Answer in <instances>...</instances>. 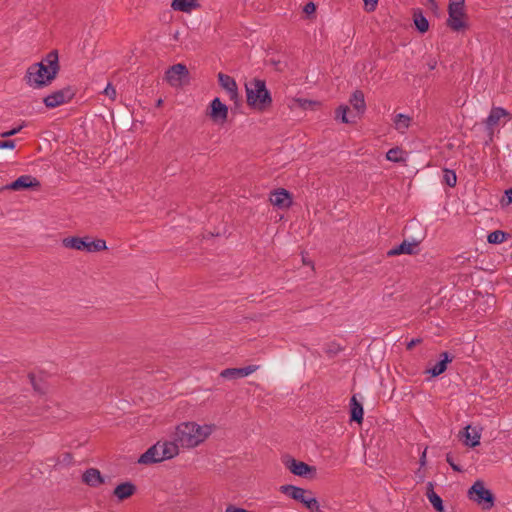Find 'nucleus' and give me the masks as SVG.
<instances>
[{"mask_svg": "<svg viewBox=\"0 0 512 512\" xmlns=\"http://www.w3.org/2000/svg\"><path fill=\"white\" fill-rule=\"evenodd\" d=\"M427 65L430 70H434L437 66V61L435 59H430Z\"/></svg>", "mask_w": 512, "mask_h": 512, "instance_id": "obj_46", "label": "nucleus"}, {"mask_svg": "<svg viewBox=\"0 0 512 512\" xmlns=\"http://www.w3.org/2000/svg\"><path fill=\"white\" fill-rule=\"evenodd\" d=\"M448 15L446 24L451 30L459 32L468 27V24L464 21L466 13L462 2H450Z\"/></svg>", "mask_w": 512, "mask_h": 512, "instance_id": "obj_7", "label": "nucleus"}, {"mask_svg": "<svg viewBox=\"0 0 512 512\" xmlns=\"http://www.w3.org/2000/svg\"><path fill=\"white\" fill-rule=\"evenodd\" d=\"M502 204L509 205L512 203V188L505 191V196L502 198Z\"/></svg>", "mask_w": 512, "mask_h": 512, "instance_id": "obj_42", "label": "nucleus"}, {"mask_svg": "<svg viewBox=\"0 0 512 512\" xmlns=\"http://www.w3.org/2000/svg\"><path fill=\"white\" fill-rule=\"evenodd\" d=\"M440 356L441 360L436 362L431 368L427 370V373L431 374L433 377L442 374L446 370L447 364L453 360V356L448 352H443Z\"/></svg>", "mask_w": 512, "mask_h": 512, "instance_id": "obj_23", "label": "nucleus"}, {"mask_svg": "<svg viewBox=\"0 0 512 512\" xmlns=\"http://www.w3.org/2000/svg\"><path fill=\"white\" fill-rule=\"evenodd\" d=\"M471 429V426H467L465 428V445L469 447H475L480 444V434L478 431H476L475 428L472 429V433L469 431Z\"/></svg>", "mask_w": 512, "mask_h": 512, "instance_id": "obj_29", "label": "nucleus"}, {"mask_svg": "<svg viewBox=\"0 0 512 512\" xmlns=\"http://www.w3.org/2000/svg\"><path fill=\"white\" fill-rule=\"evenodd\" d=\"M348 112L349 107L347 105H340L335 111L336 119L341 120L342 123H354L356 121V116L351 115L348 117Z\"/></svg>", "mask_w": 512, "mask_h": 512, "instance_id": "obj_31", "label": "nucleus"}, {"mask_svg": "<svg viewBox=\"0 0 512 512\" xmlns=\"http://www.w3.org/2000/svg\"><path fill=\"white\" fill-rule=\"evenodd\" d=\"M188 69L184 64L178 63L166 71V80L173 86L179 85L183 77L188 75Z\"/></svg>", "mask_w": 512, "mask_h": 512, "instance_id": "obj_16", "label": "nucleus"}, {"mask_svg": "<svg viewBox=\"0 0 512 512\" xmlns=\"http://www.w3.org/2000/svg\"><path fill=\"white\" fill-rule=\"evenodd\" d=\"M364 2V9L366 12H373L376 10L378 0H363Z\"/></svg>", "mask_w": 512, "mask_h": 512, "instance_id": "obj_36", "label": "nucleus"}, {"mask_svg": "<svg viewBox=\"0 0 512 512\" xmlns=\"http://www.w3.org/2000/svg\"><path fill=\"white\" fill-rule=\"evenodd\" d=\"M413 21L420 33H425L429 29V22L426 17L423 15L420 9H415L413 12Z\"/></svg>", "mask_w": 512, "mask_h": 512, "instance_id": "obj_27", "label": "nucleus"}, {"mask_svg": "<svg viewBox=\"0 0 512 512\" xmlns=\"http://www.w3.org/2000/svg\"><path fill=\"white\" fill-rule=\"evenodd\" d=\"M470 500L476 502L484 510H489L494 506L495 496L491 490L487 489L484 482L477 480L468 490Z\"/></svg>", "mask_w": 512, "mask_h": 512, "instance_id": "obj_5", "label": "nucleus"}, {"mask_svg": "<svg viewBox=\"0 0 512 512\" xmlns=\"http://www.w3.org/2000/svg\"><path fill=\"white\" fill-rule=\"evenodd\" d=\"M82 481L90 487H98L104 483V478L98 469L89 468L83 473Z\"/></svg>", "mask_w": 512, "mask_h": 512, "instance_id": "obj_22", "label": "nucleus"}, {"mask_svg": "<svg viewBox=\"0 0 512 512\" xmlns=\"http://www.w3.org/2000/svg\"><path fill=\"white\" fill-rule=\"evenodd\" d=\"M421 342V339L417 338V339H412L410 342L407 343V349L408 350H411L414 346H416L417 344H419Z\"/></svg>", "mask_w": 512, "mask_h": 512, "instance_id": "obj_45", "label": "nucleus"}, {"mask_svg": "<svg viewBox=\"0 0 512 512\" xmlns=\"http://www.w3.org/2000/svg\"><path fill=\"white\" fill-rule=\"evenodd\" d=\"M443 182L449 187H454L457 182L456 173L453 170L444 169L443 170Z\"/></svg>", "mask_w": 512, "mask_h": 512, "instance_id": "obj_33", "label": "nucleus"}, {"mask_svg": "<svg viewBox=\"0 0 512 512\" xmlns=\"http://www.w3.org/2000/svg\"><path fill=\"white\" fill-rule=\"evenodd\" d=\"M64 461H70L72 459V456L70 453H64Z\"/></svg>", "mask_w": 512, "mask_h": 512, "instance_id": "obj_47", "label": "nucleus"}, {"mask_svg": "<svg viewBox=\"0 0 512 512\" xmlns=\"http://www.w3.org/2000/svg\"><path fill=\"white\" fill-rule=\"evenodd\" d=\"M247 104L258 111H266L272 105L270 91L262 79L254 78L245 84Z\"/></svg>", "mask_w": 512, "mask_h": 512, "instance_id": "obj_2", "label": "nucleus"}, {"mask_svg": "<svg viewBox=\"0 0 512 512\" xmlns=\"http://www.w3.org/2000/svg\"><path fill=\"white\" fill-rule=\"evenodd\" d=\"M446 461L451 466V468L456 472H462L463 469L458 464L454 462L453 455L451 453L446 454Z\"/></svg>", "mask_w": 512, "mask_h": 512, "instance_id": "obj_35", "label": "nucleus"}, {"mask_svg": "<svg viewBox=\"0 0 512 512\" xmlns=\"http://www.w3.org/2000/svg\"><path fill=\"white\" fill-rule=\"evenodd\" d=\"M406 153L399 147H393L386 153L387 160L395 163H401L406 161Z\"/></svg>", "mask_w": 512, "mask_h": 512, "instance_id": "obj_30", "label": "nucleus"}, {"mask_svg": "<svg viewBox=\"0 0 512 512\" xmlns=\"http://www.w3.org/2000/svg\"><path fill=\"white\" fill-rule=\"evenodd\" d=\"M508 236V233L503 232L501 230H496L488 235L487 240L490 244H500L503 243Z\"/></svg>", "mask_w": 512, "mask_h": 512, "instance_id": "obj_32", "label": "nucleus"}, {"mask_svg": "<svg viewBox=\"0 0 512 512\" xmlns=\"http://www.w3.org/2000/svg\"><path fill=\"white\" fill-rule=\"evenodd\" d=\"M304 506L309 509L311 512H322L320 510V505L318 500L313 497V495H309L306 501H304Z\"/></svg>", "mask_w": 512, "mask_h": 512, "instance_id": "obj_34", "label": "nucleus"}, {"mask_svg": "<svg viewBox=\"0 0 512 512\" xmlns=\"http://www.w3.org/2000/svg\"><path fill=\"white\" fill-rule=\"evenodd\" d=\"M22 128H23V125H20V126H18L16 128H13L11 130H8V131L0 133V136L3 137V138L14 136L18 132H20Z\"/></svg>", "mask_w": 512, "mask_h": 512, "instance_id": "obj_39", "label": "nucleus"}, {"mask_svg": "<svg viewBox=\"0 0 512 512\" xmlns=\"http://www.w3.org/2000/svg\"><path fill=\"white\" fill-rule=\"evenodd\" d=\"M40 182L37 180V178L31 176V175H22L18 177L15 181H13L10 184H7L3 186L0 191L3 190H14V191H21L26 190L30 188H39Z\"/></svg>", "mask_w": 512, "mask_h": 512, "instance_id": "obj_11", "label": "nucleus"}, {"mask_svg": "<svg viewBox=\"0 0 512 512\" xmlns=\"http://www.w3.org/2000/svg\"><path fill=\"white\" fill-rule=\"evenodd\" d=\"M283 464L294 475L304 478H313L316 474V468L305 462L298 461L293 457L286 456L283 458Z\"/></svg>", "mask_w": 512, "mask_h": 512, "instance_id": "obj_9", "label": "nucleus"}, {"mask_svg": "<svg viewBox=\"0 0 512 512\" xmlns=\"http://www.w3.org/2000/svg\"><path fill=\"white\" fill-rule=\"evenodd\" d=\"M257 369V365H249L242 368H227L221 371L220 376L224 379H238L249 376Z\"/></svg>", "mask_w": 512, "mask_h": 512, "instance_id": "obj_17", "label": "nucleus"}, {"mask_svg": "<svg viewBox=\"0 0 512 512\" xmlns=\"http://www.w3.org/2000/svg\"><path fill=\"white\" fill-rule=\"evenodd\" d=\"M425 459H426V452L424 451L422 456H421V458H420V462H421L422 465L425 464Z\"/></svg>", "mask_w": 512, "mask_h": 512, "instance_id": "obj_48", "label": "nucleus"}, {"mask_svg": "<svg viewBox=\"0 0 512 512\" xmlns=\"http://www.w3.org/2000/svg\"><path fill=\"white\" fill-rule=\"evenodd\" d=\"M161 104H162V100H161V99H159V100L157 101V106H160Z\"/></svg>", "mask_w": 512, "mask_h": 512, "instance_id": "obj_50", "label": "nucleus"}, {"mask_svg": "<svg viewBox=\"0 0 512 512\" xmlns=\"http://www.w3.org/2000/svg\"><path fill=\"white\" fill-rule=\"evenodd\" d=\"M15 141L14 140H3L0 141V149H14Z\"/></svg>", "mask_w": 512, "mask_h": 512, "instance_id": "obj_41", "label": "nucleus"}, {"mask_svg": "<svg viewBox=\"0 0 512 512\" xmlns=\"http://www.w3.org/2000/svg\"><path fill=\"white\" fill-rule=\"evenodd\" d=\"M270 202L279 209H287L292 205V197L289 191L279 188L271 192Z\"/></svg>", "mask_w": 512, "mask_h": 512, "instance_id": "obj_15", "label": "nucleus"}, {"mask_svg": "<svg viewBox=\"0 0 512 512\" xmlns=\"http://www.w3.org/2000/svg\"><path fill=\"white\" fill-rule=\"evenodd\" d=\"M178 454L179 450L176 443L170 441L157 442L139 457L138 463L145 465L154 464L171 459Z\"/></svg>", "mask_w": 512, "mask_h": 512, "instance_id": "obj_3", "label": "nucleus"}, {"mask_svg": "<svg viewBox=\"0 0 512 512\" xmlns=\"http://www.w3.org/2000/svg\"><path fill=\"white\" fill-rule=\"evenodd\" d=\"M350 105L356 111L358 117L363 115L366 111L365 96L361 90H355L349 99Z\"/></svg>", "mask_w": 512, "mask_h": 512, "instance_id": "obj_20", "label": "nucleus"}, {"mask_svg": "<svg viewBox=\"0 0 512 512\" xmlns=\"http://www.w3.org/2000/svg\"><path fill=\"white\" fill-rule=\"evenodd\" d=\"M503 117L510 119L511 115L502 107H492L488 117L484 121L485 129L490 135H493L494 127L498 125L500 119Z\"/></svg>", "mask_w": 512, "mask_h": 512, "instance_id": "obj_13", "label": "nucleus"}, {"mask_svg": "<svg viewBox=\"0 0 512 512\" xmlns=\"http://www.w3.org/2000/svg\"><path fill=\"white\" fill-rule=\"evenodd\" d=\"M42 62H44V67L50 72L48 79H55L60 70L57 50L50 51Z\"/></svg>", "mask_w": 512, "mask_h": 512, "instance_id": "obj_19", "label": "nucleus"}, {"mask_svg": "<svg viewBox=\"0 0 512 512\" xmlns=\"http://www.w3.org/2000/svg\"><path fill=\"white\" fill-rule=\"evenodd\" d=\"M315 11L316 5L313 2H308L303 8V12L306 13L307 15L314 14Z\"/></svg>", "mask_w": 512, "mask_h": 512, "instance_id": "obj_40", "label": "nucleus"}, {"mask_svg": "<svg viewBox=\"0 0 512 512\" xmlns=\"http://www.w3.org/2000/svg\"><path fill=\"white\" fill-rule=\"evenodd\" d=\"M76 95V89L73 86H66L60 90L54 91L43 99V103L49 109L56 108L66 104Z\"/></svg>", "mask_w": 512, "mask_h": 512, "instance_id": "obj_8", "label": "nucleus"}, {"mask_svg": "<svg viewBox=\"0 0 512 512\" xmlns=\"http://www.w3.org/2000/svg\"><path fill=\"white\" fill-rule=\"evenodd\" d=\"M198 6L199 4L197 3V0H173L171 4V7L175 11L181 12H191Z\"/></svg>", "mask_w": 512, "mask_h": 512, "instance_id": "obj_26", "label": "nucleus"}, {"mask_svg": "<svg viewBox=\"0 0 512 512\" xmlns=\"http://www.w3.org/2000/svg\"><path fill=\"white\" fill-rule=\"evenodd\" d=\"M279 491L282 494L290 497L291 499L302 503L303 505H304V501L307 500L309 495H313L312 491H310V490H306L304 488L297 487V486L290 485V484L280 486Z\"/></svg>", "mask_w": 512, "mask_h": 512, "instance_id": "obj_14", "label": "nucleus"}, {"mask_svg": "<svg viewBox=\"0 0 512 512\" xmlns=\"http://www.w3.org/2000/svg\"><path fill=\"white\" fill-rule=\"evenodd\" d=\"M103 92L111 100H114L116 98V89L111 83H108V85L106 86V88L104 89Z\"/></svg>", "mask_w": 512, "mask_h": 512, "instance_id": "obj_37", "label": "nucleus"}, {"mask_svg": "<svg viewBox=\"0 0 512 512\" xmlns=\"http://www.w3.org/2000/svg\"><path fill=\"white\" fill-rule=\"evenodd\" d=\"M426 496L436 511L444 512L443 501L441 497L434 491L432 482L427 484Z\"/></svg>", "mask_w": 512, "mask_h": 512, "instance_id": "obj_25", "label": "nucleus"}, {"mask_svg": "<svg viewBox=\"0 0 512 512\" xmlns=\"http://www.w3.org/2000/svg\"><path fill=\"white\" fill-rule=\"evenodd\" d=\"M136 492V486L132 482H124L117 485L113 491V495L119 500L128 499Z\"/></svg>", "mask_w": 512, "mask_h": 512, "instance_id": "obj_21", "label": "nucleus"}, {"mask_svg": "<svg viewBox=\"0 0 512 512\" xmlns=\"http://www.w3.org/2000/svg\"><path fill=\"white\" fill-rule=\"evenodd\" d=\"M29 379H30V382L34 388L35 391H38L40 393H43L44 391L42 390V388L38 385V383L36 382V378H35V375L33 373H30L28 375Z\"/></svg>", "mask_w": 512, "mask_h": 512, "instance_id": "obj_43", "label": "nucleus"}, {"mask_svg": "<svg viewBox=\"0 0 512 512\" xmlns=\"http://www.w3.org/2000/svg\"><path fill=\"white\" fill-rule=\"evenodd\" d=\"M62 244L65 248L78 251L99 252L107 249L106 242L103 239L90 240L86 237H67Z\"/></svg>", "mask_w": 512, "mask_h": 512, "instance_id": "obj_4", "label": "nucleus"}, {"mask_svg": "<svg viewBox=\"0 0 512 512\" xmlns=\"http://www.w3.org/2000/svg\"><path fill=\"white\" fill-rule=\"evenodd\" d=\"M418 245L419 243L417 241L409 242L407 240H404L401 244L393 247L387 252V255L392 256H398L401 254H408V255H414L418 252Z\"/></svg>", "mask_w": 512, "mask_h": 512, "instance_id": "obj_18", "label": "nucleus"}, {"mask_svg": "<svg viewBox=\"0 0 512 512\" xmlns=\"http://www.w3.org/2000/svg\"><path fill=\"white\" fill-rule=\"evenodd\" d=\"M450 2H452V0H450ZM453 2H462V3H465V0H453ZM465 4H463L464 6Z\"/></svg>", "mask_w": 512, "mask_h": 512, "instance_id": "obj_49", "label": "nucleus"}, {"mask_svg": "<svg viewBox=\"0 0 512 512\" xmlns=\"http://www.w3.org/2000/svg\"><path fill=\"white\" fill-rule=\"evenodd\" d=\"M218 82L221 88H223L228 96L229 99L234 102L235 106L238 107L241 105V97L238 92V86L235 81V79L227 74H224L222 72H219L218 75Z\"/></svg>", "mask_w": 512, "mask_h": 512, "instance_id": "obj_10", "label": "nucleus"}, {"mask_svg": "<svg viewBox=\"0 0 512 512\" xmlns=\"http://www.w3.org/2000/svg\"><path fill=\"white\" fill-rule=\"evenodd\" d=\"M49 71L44 67V62L34 63L28 67L25 74L26 83L35 89L48 86L54 79H48Z\"/></svg>", "mask_w": 512, "mask_h": 512, "instance_id": "obj_6", "label": "nucleus"}, {"mask_svg": "<svg viewBox=\"0 0 512 512\" xmlns=\"http://www.w3.org/2000/svg\"><path fill=\"white\" fill-rule=\"evenodd\" d=\"M427 3L429 4V8L434 12L437 13L438 11V4L435 0H427Z\"/></svg>", "mask_w": 512, "mask_h": 512, "instance_id": "obj_44", "label": "nucleus"}, {"mask_svg": "<svg viewBox=\"0 0 512 512\" xmlns=\"http://www.w3.org/2000/svg\"><path fill=\"white\" fill-rule=\"evenodd\" d=\"M410 122H411L410 116H408L406 114L399 113L394 118V127L400 133H405V131L410 126Z\"/></svg>", "mask_w": 512, "mask_h": 512, "instance_id": "obj_28", "label": "nucleus"}, {"mask_svg": "<svg viewBox=\"0 0 512 512\" xmlns=\"http://www.w3.org/2000/svg\"><path fill=\"white\" fill-rule=\"evenodd\" d=\"M209 108L208 116L213 122L224 124L227 121L228 107L218 97L211 101Z\"/></svg>", "mask_w": 512, "mask_h": 512, "instance_id": "obj_12", "label": "nucleus"}, {"mask_svg": "<svg viewBox=\"0 0 512 512\" xmlns=\"http://www.w3.org/2000/svg\"><path fill=\"white\" fill-rule=\"evenodd\" d=\"M212 433V426H200L194 422H184L177 426L174 443L185 448H194Z\"/></svg>", "mask_w": 512, "mask_h": 512, "instance_id": "obj_1", "label": "nucleus"}, {"mask_svg": "<svg viewBox=\"0 0 512 512\" xmlns=\"http://www.w3.org/2000/svg\"><path fill=\"white\" fill-rule=\"evenodd\" d=\"M299 104V106L303 109L311 108L313 105L318 104L317 102L308 100V99H297L296 100Z\"/></svg>", "mask_w": 512, "mask_h": 512, "instance_id": "obj_38", "label": "nucleus"}, {"mask_svg": "<svg viewBox=\"0 0 512 512\" xmlns=\"http://www.w3.org/2000/svg\"><path fill=\"white\" fill-rule=\"evenodd\" d=\"M363 406L357 401L356 396H352L350 400V421H354L356 423H362L363 421Z\"/></svg>", "mask_w": 512, "mask_h": 512, "instance_id": "obj_24", "label": "nucleus"}]
</instances>
